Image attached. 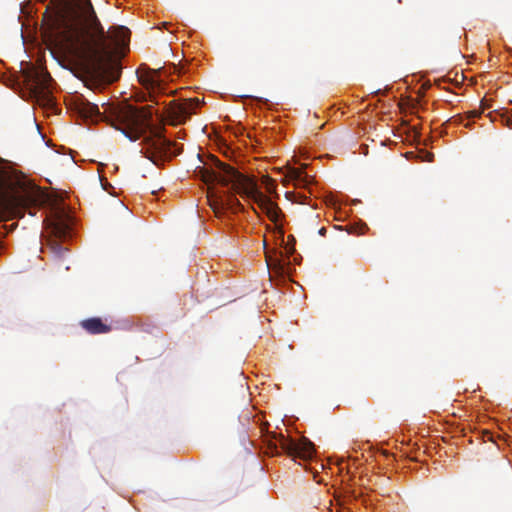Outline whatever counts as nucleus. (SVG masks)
Returning a JSON list of instances; mask_svg holds the SVG:
<instances>
[{
  "instance_id": "obj_1",
  "label": "nucleus",
  "mask_w": 512,
  "mask_h": 512,
  "mask_svg": "<svg viewBox=\"0 0 512 512\" xmlns=\"http://www.w3.org/2000/svg\"><path fill=\"white\" fill-rule=\"evenodd\" d=\"M45 13H50L51 29L78 50L92 75L110 83L118 80L121 66L108 39L116 47H126L128 28L117 26L107 35L90 0H50Z\"/></svg>"
},
{
  "instance_id": "obj_2",
  "label": "nucleus",
  "mask_w": 512,
  "mask_h": 512,
  "mask_svg": "<svg viewBox=\"0 0 512 512\" xmlns=\"http://www.w3.org/2000/svg\"><path fill=\"white\" fill-rule=\"evenodd\" d=\"M101 113L98 105L81 99L79 112L85 118H101L107 121L112 127L120 130L128 139L136 141L148 130L150 135L144 138V156L154 164L159 165L167 159L179 154L173 150L175 143L162 136L161 131L152 126V113L146 108L137 109L131 105L102 104Z\"/></svg>"
},
{
  "instance_id": "obj_3",
  "label": "nucleus",
  "mask_w": 512,
  "mask_h": 512,
  "mask_svg": "<svg viewBox=\"0 0 512 512\" xmlns=\"http://www.w3.org/2000/svg\"><path fill=\"white\" fill-rule=\"evenodd\" d=\"M223 183H233L237 192L245 195L246 198L256 202L262 209L265 210L267 217L274 223H277L281 210L277 204L272 202L269 198L259 191L256 181L253 177L244 175L239 171H234L230 168L224 167L222 172Z\"/></svg>"
},
{
  "instance_id": "obj_4",
  "label": "nucleus",
  "mask_w": 512,
  "mask_h": 512,
  "mask_svg": "<svg viewBox=\"0 0 512 512\" xmlns=\"http://www.w3.org/2000/svg\"><path fill=\"white\" fill-rule=\"evenodd\" d=\"M214 168L207 169V168H201L199 173L201 179L206 183H214L218 182L222 186H231V190L224 193V196L220 199L215 200L211 206L215 213H220V211H223L225 209L231 210L232 212L236 213L242 209V205L239 202V200L236 198V194L241 195L242 197H246L245 195H242L241 193L237 192L236 189L233 186V183H223L222 181V172L224 171V167L230 168L234 171H237L234 167L221 162L217 158H212Z\"/></svg>"
},
{
  "instance_id": "obj_5",
  "label": "nucleus",
  "mask_w": 512,
  "mask_h": 512,
  "mask_svg": "<svg viewBox=\"0 0 512 512\" xmlns=\"http://www.w3.org/2000/svg\"><path fill=\"white\" fill-rule=\"evenodd\" d=\"M24 83L33 98L43 104H49L51 98L52 77L45 68L31 66L22 72Z\"/></svg>"
},
{
  "instance_id": "obj_6",
  "label": "nucleus",
  "mask_w": 512,
  "mask_h": 512,
  "mask_svg": "<svg viewBox=\"0 0 512 512\" xmlns=\"http://www.w3.org/2000/svg\"><path fill=\"white\" fill-rule=\"evenodd\" d=\"M279 447L282 453L303 460L311 459L315 453L313 443L306 438L294 441L281 435Z\"/></svg>"
},
{
  "instance_id": "obj_7",
  "label": "nucleus",
  "mask_w": 512,
  "mask_h": 512,
  "mask_svg": "<svg viewBox=\"0 0 512 512\" xmlns=\"http://www.w3.org/2000/svg\"><path fill=\"white\" fill-rule=\"evenodd\" d=\"M198 98L185 99L183 101H171L169 103V114L178 123H184L195 113V109L200 106Z\"/></svg>"
},
{
  "instance_id": "obj_8",
  "label": "nucleus",
  "mask_w": 512,
  "mask_h": 512,
  "mask_svg": "<svg viewBox=\"0 0 512 512\" xmlns=\"http://www.w3.org/2000/svg\"><path fill=\"white\" fill-rule=\"evenodd\" d=\"M138 80L149 91L151 99L157 91L161 90V83L156 70L147 68L145 71L138 72Z\"/></svg>"
},
{
  "instance_id": "obj_9",
  "label": "nucleus",
  "mask_w": 512,
  "mask_h": 512,
  "mask_svg": "<svg viewBox=\"0 0 512 512\" xmlns=\"http://www.w3.org/2000/svg\"><path fill=\"white\" fill-rule=\"evenodd\" d=\"M80 326L89 334H106L109 333L112 328L111 325L105 323L99 317H92L84 319L80 322Z\"/></svg>"
},
{
  "instance_id": "obj_10",
  "label": "nucleus",
  "mask_w": 512,
  "mask_h": 512,
  "mask_svg": "<svg viewBox=\"0 0 512 512\" xmlns=\"http://www.w3.org/2000/svg\"><path fill=\"white\" fill-rule=\"evenodd\" d=\"M304 167H289L287 176L295 182L296 186L305 187L311 183V178L304 171Z\"/></svg>"
},
{
  "instance_id": "obj_11",
  "label": "nucleus",
  "mask_w": 512,
  "mask_h": 512,
  "mask_svg": "<svg viewBox=\"0 0 512 512\" xmlns=\"http://www.w3.org/2000/svg\"><path fill=\"white\" fill-rule=\"evenodd\" d=\"M266 262L274 274L283 276L286 273L285 264L280 259L273 258L269 252H266Z\"/></svg>"
},
{
  "instance_id": "obj_12",
  "label": "nucleus",
  "mask_w": 512,
  "mask_h": 512,
  "mask_svg": "<svg viewBox=\"0 0 512 512\" xmlns=\"http://www.w3.org/2000/svg\"><path fill=\"white\" fill-rule=\"evenodd\" d=\"M482 114L481 110H472L467 112L465 115H457L452 118L454 123L463 124L465 127H469L471 120L479 117Z\"/></svg>"
},
{
  "instance_id": "obj_13",
  "label": "nucleus",
  "mask_w": 512,
  "mask_h": 512,
  "mask_svg": "<svg viewBox=\"0 0 512 512\" xmlns=\"http://www.w3.org/2000/svg\"><path fill=\"white\" fill-rule=\"evenodd\" d=\"M67 231H68V226L61 221H57V222L53 223L51 226V232L57 238L65 237L67 234Z\"/></svg>"
},
{
  "instance_id": "obj_14",
  "label": "nucleus",
  "mask_w": 512,
  "mask_h": 512,
  "mask_svg": "<svg viewBox=\"0 0 512 512\" xmlns=\"http://www.w3.org/2000/svg\"><path fill=\"white\" fill-rule=\"evenodd\" d=\"M499 117H500V121H501V123H502L504 126H506V127L510 128V129H512V117H509V116H507V115H505V114H500V115H499Z\"/></svg>"
},
{
  "instance_id": "obj_15",
  "label": "nucleus",
  "mask_w": 512,
  "mask_h": 512,
  "mask_svg": "<svg viewBox=\"0 0 512 512\" xmlns=\"http://www.w3.org/2000/svg\"><path fill=\"white\" fill-rule=\"evenodd\" d=\"M433 158H434V155L432 153H429V152L425 153V158H424L425 161L432 162Z\"/></svg>"
},
{
  "instance_id": "obj_16",
  "label": "nucleus",
  "mask_w": 512,
  "mask_h": 512,
  "mask_svg": "<svg viewBox=\"0 0 512 512\" xmlns=\"http://www.w3.org/2000/svg\"><path fill=\"white\" fill-rule=\"evenodd\" d=\"M490 108V105L488 103H486V101L483 99L481 101V111L483 112L485 109H488Z\"/></svg>"
},
{
  "instance_id": "obj_17",
  "label": "nucleus",
  "mask_w": 512,
  "mask_h": 512,
  "mask_svg": "<svg viewBox=\"0 0 512 512\" xmlns=\"http://www.w3.org/2000/svg\"><path fill=\"white\" fill-rule=\"evenodd\" d=\"M326 231H327V230H326V228H325V227H322V228L319 230V234H320L321 236H325Z\"/></svg>"
},
{
  "instance_id": "obj_18",
  "label": "nucleus",
  "mask_w": 512,
  "mask_h": 512,
  "mask_svg": "<svg viewBox=\"0 0 512 512\" xmlns=\"http://www.w3.org/2000/svg\"><path fill=\"white\" fill-rule=\"evenodd\" d=\"M488 116L491 118L492 121H496V118H492L491 113H488Z\"/></svg>"
}]
</instances>
